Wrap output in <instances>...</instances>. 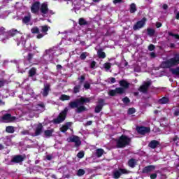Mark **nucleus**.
<instances>
[{
	"mask_svg": "<svg viewBox=\"0 0 179 179\" xmlns=\"http://www.w3.org/2000/svg\"><path fill=\"white\" fill-rule=\"evenodd\" d=\"M90 101V99L89 98L81 97L79 99L70 102L69 106L71 108H76V113L79 114L83 113V111H86V107L83 106V104H85V103H89Z\"/></svg>",
	"mask_w": 179,
	"mask_h": 179,
	"instance_id": "f257e3e1",
	"label": "nucleus"
},
{
	"mask_svg": "<svg viewBox=\"0 0 179 179\" xmlns=\"http://www.w3.org/2000/svg\"><path fill=\"white\" fill-rule=\"evenodd\" d=\"M34 98H36V94L34 93V91H33V89L29 86L25 88L22 92V96H20V99H21L22 101H29Z\"/></svg>",
	"mask_w": 179,
	"mask_h": 179,
	"instance_id": "f03ea898",
	"label": "nucleus"
},
{
	"mask_svg": "<svg viewBox=\"0 0 179 179\" xmlns=\"http://www.w3.org/2000/svg\"><path fill=\"white\" fill-rule=\"evenodd\" d=\"M16 33H17V29H12L6 33V29H5L3 27H0V36H3V34H6V36L1 39L2 43H6V41H8L10 37H13Z\"/></svg>",
	"mask_w": 179,
	"mask_h": 179,
	"instance_id": "7ed1b4c3",
	"label": "nucleus"
},
{
	"mask_svg": "<svg viewBox=\"0 0 179 179\" xmlns=\"http://www.w3.org/2000/svg\"><path fill=\"white\" fill-rule=\"evenodd\" d=\"M115 142L117 148H125V146L129 145V143H131V138L125 135H122L119 138L116 139Z\"/></svg>",
	"mask_w": 179,
	"mask_h": 179,
	"instance_id": "20e7f679",
	"label": "nucleus"
},
{
	"mask_svg": "<svg viewBox=\"0 0 179 179\" xmlns=\"http://www.w3.org/2000/svg\"><path fill=\"white\" fill-rule=\"evenodd\" d=\"M179 64V56L176 55L175 57L171 58V59L164 62L162 64V68H171V66H176Z\"/></svg>",
	"mask_w": 179,
	"mask_h": 179,
	"instance_id": "39448f33",
	"label": "nucleus"
},
{
	"mask_svg": "<svg viewBox=\"0 0 179 179\" xmlns=\"http://www.w3.org/2000/svg\"><path fill=\"white\" fill-rule=\"evenodd\" d=\"M68 108H65L64 110H62L57 118L53 120L54 124H61V122H64L65 119L66 118V114H68Z\"/></svg>",
	"mask_w": 179,
	"mask_h": 179,
	"instance_id": "423d86ee",
	"label": "nucleus"
},
{
	"mask_svg": "<svg viewBox=\"0 0 179 179\" xmlns=\"http://www.w3.org/2000/svg\"><path fill=\"white\" fill-rule=\"evenodd\" d=\"M55 55V50L52 49L47 50L43 55V59H45V61H46L47 62H51V61H52V59L54 58Z\"/></svg>",
	"mask_w": 179,
	"mask_h": 179,
	"instance_id": "0eeeda50",
	"label": "nucleus"
},
{
	"mask_svg": "<svg viewBox=\"0 0 179 179\" xmlns=\"http://www.w3.org/2000/svg\"><path fill=\"white\" fill-rule=\"evenodd\" d=\"M16 120V117L12 116L11 114L7 113L2 116V122H13Z\"/></svg>",
	"mask_w": 179,
	"mask_h": 179,
	"instance_id": "6e6552de",
	"label": "nucleus"
},
{
	"mask_svg": "<svg viewBox=\"0 0 179 179\" xmlns=\"http://www.w3.org/2000/svg\"><path fill=\"white\" fill-rule=\"evenodd\" d=\"M122 174H128L127 169H120L119 170H115L113 171V178L118 179Z\"/></svg>",
	"mask_w": 179,
	"mask_h": 179,
	"instance_id": "1a4fd4ad",
	"label": "nucleus"
},
{
	"mask_svg": "<svg viewBox=\"0 0 179 179\" xmlns=\"http://www.w3.org/2000/svg\"><path fill=\"white\" fill-rule=\"evenodd\" d=\"M68 142H73L75 143L76 148H78V146H80L82 144V141H80V138H79L78 136H72L67 138Z\"/></svg>",
	"mask_w": 179,
	"mask_h": 179,
	"instance_id": "9d476101",
	"label": "nucleus"
},
{
	"mask_svg": "<svg viewBox=\"0 0 179 179\" xmlns=\"http://www.w3.org/2000/svg\"><path fill=\"white\" fill-rule=\"evenodd\" d=\"M125 89L122 87H117L115 90L109 91L110 96H115L116 94H124Z\"/></svg>",
	"mask_w": 179,
	"mask_h": 179,
	"instance_id": "9b49d317",
	"label": "nucleus"
},
{
	"mask_svg": "<svg viewBox=\"0 0 179 179\" xmlns=\"http://www.w3.org/2000/svg\"><path fill=\"white\" fill-rule=\"evenodd\" d=\"M150 85H152V82L150 81L143 83V84L138 89L139 92H141L142 93H146Z\"/></svg>",
	"mask_w": 179,
	"mask_h": 179,
	"instance_id": "f8f14e48",
	"label": "nucleus"
},
{
	"mask_svg": "<svg viewBox=\"0 0 179 179\" xmlns=\"http://www.w3.org/2000/svg\"><path fill=\"white\" fill-rule=\"evenodd\" d=\"M136 131L141 135H145L146 134H149L150 132V128L146 127H136Z\"/></svg>",
	"mask_w": 179,
	"mask_h": 179,
	"instance_id": "ddd939ff",
	"label": "nucleus"
},
{
	"mask_svg": "<svg viewBox=\"0 0 179 179\" xmlns=\"http://www.w3.org/2000/svg\"><path fill=\"white\" fill-rule=\"evenodd\" d=\"M35 127V132L31 134V136H38L43 131V124H41V123L36 124Z\"/></svg>",
	"mask_w": 179,
	"mask_h": 179,
	"instance_id": "4468645a",
	"label": "nucleus"
},
{
	"mask_svg": "<svg viewBox=\"0 0 179 179\" xmlns=\"http://www.w3.org/2000/svg\"><path fill=\"white\" fill-rule=\"evenodd\" d=\"M145 23H146V18L143 17L141 20L137 22L134 26V30H139V29H142V27L145 26Z\"/></svg>",
	"mask_w": 179,
	"mask_h": 179,
	"instance_id": "2eb2a0df",
	"label": "nucleus"
},
{
	"mask_svg": "<svg viewBox=\"0 0 179 179\" xmlns=\"http://www.w3.org/2000/svg\"><path fill=\"white\" fill-rule=\"evenodd\" d=\"M33 110H34V111H38V113H43L45 111V105L43 103H38L33 107Z\"/></svg>",
	"mask_w": 179,
	"mask_h": 179,
	"instance_id": "dca6fc26",
	"label": "nucleus"
},
{
	"mask_svg": "<svg viewBox=\"0 0 179 179\" xmlns=\"http://www.w3.org/2000/svg\"><path fill=\"white\" fill-rule=\"evenodd\" d=\"M51 85L50 84H44V87L43 89V92H41L43 97H47L48 96V93L51 90Z\"/></svg>",
	"mask_w": 179,
	"mask_h": 179,
	"instance_id": "f3484780",
	"label": "nucleus"
},
{
	"mask_svg": "<svg viewBox=\"0 0 179 179\" xmlns=\"http://www.w3.org/2000/svg\"><path fill=\"white\" fill-rule=\"evenodd\" d=\"M155 169L156 166L155 165H150L143 168L142 173L143 174H149V173H152Z\"/></svg>",
	"mask_w": 179,
	"mask_h": 179,
	"instance_id": "a211bd4d",
	"label": "nucleus"
},
{
	"mask_svg": "<svg viewBox=\"0 0 179 179\" xmlns=\"http://www.w3.org/2000/svg\"><path fill=\"white\" fill-rule=\"evenodd\" d=\"M39 9H40V1L35 2L31 8V10L32 13H37Z\"/></svg>",
	"mask_w": 179,
	"mask_h": 179,
	"instance_id": "6ab92c4d",
	"label": "nucleus"
},
{
	"mask_svg": "<svg viewBox=\"0 0 179 179\" xmlns=\"http://www.w3.org/2000/svg\"><path fill=\"white\" fill-rule=\"evenodd\" d=\"M24 160V157L22 155H17L13 157L11 162L12 163H22Z\"/></svg>",
	"mask_w": 179,
	"mask_h": 179,
	"instance_id": "aec40b11",
	"label": "nucleus"
},
{
	"mask_svg": "<svg viewBox=\"0 0 179 179\" xmlns=\"http://www.w3.org/2000/svg\"><path fill=\"white\" fill-rule=\"evenodd\" d=\"M40 10L43 15H46V13H48V4H47V3H42Z\"/></svg>",
	"mask_w": 179,
	"mask_h": 179,
	"instance_id": "412c9836",
	"label": "nucleus"
},
{
	"mask_svg": "<svg viewBox=\"0 0 179 179\" xmlns=\"http://www.w3.org/2000/svg\"><path fill=\"white\" fill-rule=\"evenodd\" d=\"M99 104L97 105L95 108V113H100V111H101V109L103 108V103H104V100L99 99Z\"/></svg>",
	"mask_w": 179,
	"mask_h": 179,
	"instance_id": "4be33fe9",
	"label": "nucleus"
},
{
	"mask_svg": "<svg viewBox=\"0 0 179 179\" xmlns=\"http://www.w3.org/2000/svg\"><path fill=\"white\" fill-rule=\"evenodd\" d=\"M71 125H72V122H67V123H66L64 125H63L60 128V131L62 132H66L68 131V129H69Z\"/></svg>",
	"mask_w": 179,
	"mask_h": 179,
	"instance_id": "5701e85b",
	"label": "nucleus"
},
{
	"mask_svg": "<svg viewBox=\"0 0 179 179\" xmlns=\"http://www.w3.org/2000/svg\"><path fill=\"white\" fill-rule=\"evenodd\" d=\"M149 148H151V149H156L157 146H159V142L157 141H152L149 144H148Z\"/></svg>",
	"mask_w": 179,
	"mask_h": 179,
	"instance_id": "b1692460",
	"label": "nucleus"
},
{
	"mask_svg": "<svg viewBox=\"0 0 179 179\" xmlns=\"http://www.w3.org/2000/svg\"><path fill=\"white\" fill-rule=\"evenodd\" d=\"M104 153V150H103L102 148H98L95 150V155L96 157H101V156H103V154Z\"/></svg>",
	"mask_w": 179,
	"mask_h": 179,
	"instance_id": "393cba45",
	"label": "nucleus"
},
{
	"mask_svg": "<svg viewBox=\"0 0 179 179\" xmlns=\"http://www.w3.org/2000/svg\"><path fill=\"white\" fill-rule=\"evenodd\" d=\"M119 84L122 87H124V89H128V87H129V83L125 80H120Z\"/></svg>",
	"mask_w": 179,
	"mask_h": 179,
	"instance_id": "a878e982",
	"label": "nucleus"
},
{
	"mask_svg": "<svg viewBox=\"0 0 179 179\" xmlns=\"http://www.w3.org/2000/svg\"><path fill=\"white\" fill-rule=\"evenodd\" d=\"M52 132H54V129L45 130L43 133V136L45 138H50V136H52Z\"/></svg>",
	"mask_w": 179,
	"mask_h": 179,
	"instance_id": "bb28decb",
	"label": "nucleus"
},
{
	"mask_svg": "<svg viewBox=\"0 0 179 179\" xmlns=\"http://www.w3.org/2000/svg\"><path fill=\"white\" fill-rule=\"evenodd\" d=\"M31 20V15H28L27 16H24L22 18V22L24 23L25 24H29V22Z\"/></svg>",
	"mask_w": 179,
	"mask_h": 179,
	"instance_id": "cd10ccee",
	"label": "nucleus"
},
{
	"mask_svg": "<svg viewBox=\"0 0 179 179\" xmlns=\"http://www.w3.org/2000/svg\"><path fill=\"white\" fill-rule=\"evenodd\" d=\"M37 73V69L33 67L31 68L29 71V76L30 78H33V76H34V75H36V73Z\"/></svg>",
	"mask_w": 179,
	"mask_h": 179,
	"instance_id": "c85d7f7f",
	"label": "nucleus"
},
{
	"mask_svg": "<svg viewBox=\"0 0 179 179\" xmlns=\"http://www.w3.org/2000/svg\"><path fill=\"white\" fill-rule=\"evenodd\" d=\"M78 23L80 26H87L89 24V22L85 18H80Z\"/></svg>",
	"mask_w": 179,
	"mask_h": 179,
	"instance_id": "c756f323",
	"label": "nucleus"
},
{
	"mask_svg": "<svg viewBox=\"0 0 179 179\" xmlns=\"http://www.w3.org/2000/svg\"><path fill=\"white\" fill-rule=\"evenodd\" d=\"M169 100L167 97H163L161 99L159 100V104H167L169 103Z\"/></svg>",
	"mask_w": 179,
	"mask_h": 179,
	"instance_id": "7c9ffc66",
	"label": "nucleus"
},
{
	"mask_svg": "<svg viewBox=\"0 0 179 179\" xmlns=\"http://www.w3.org/2000/svg\"><path fill=\"white\" fill-rule=\"evenodd\" d=\"M128 164L129 167L134 168L135 167V164H136V160H135V159H129L128 162Z\"/></svg>",
	"mask_w": 179,
	"mask_h": 179,
	"instance_id": "2f4dec72",
	"label": "nucleus"
},
{
	"mask_svg": "<svg viewBox=\"0 0 179 179\" xmlns=\"http://www.w3.org/2000/svg\"><path fill=\"white\" fill-rule=\"evenodd\" d=\"M6 132H8V134H13L15 132V127L12 126H8L6 128Z\"/></svg>",
	"mask_w": 179,
	"mask_h": 179,
	"instance_id": "473e14b6",
	"label": "nucleus"
},
{
	"mask_svg": "<svg viewBox=\"0 0 179 179\" xmlns=\"http://www.w3.org/2000/svg\"><path fill=\"white\" fill-rule=\"evenodd\" d=\"M171 72L173 73V75H175L176 76H178V78H179V67L176 69H171Z\"/></svg>",
	"mask_w": 179,
	"mask_h": 179,
	"instance_id": "72a5a7b5",
	"label": "nucleus"
},
{
	"mask_svg": "<svg viewBox=\"0 0 179 179\" xmlns=\"http://www.w3.org/2000/svg\"><path fill=\"white\" fill-rule=\"evenodd\" d=\"M97 55L99 58H102V59L106 58V52H103V50H98Z\"/></svg>",
	"mask_w": 179,
	"mask_h": 179,
	"instance_id": "f704fd0d",
	"label": "nucleus"
},
{
	"mask_svg": "<svg viewBox=\"0 0 179 179\" xmlns=\"http://www.w3.org/2000/svg\"><path fill=\"white\" fill-rule=\"evenodd\" d=\"M136 10V5L135 3H131L130 6V13H135Z\"/></svg>",
	"mask_w": 179,
	"mask_h": 179,
	"instance_id": "c9c22d12",
	"label": "nucleus"
},
{
	"mask_svg": "<svg viewBox=\"0 0 179 179\" xmlns=\"http://www.w3.org/2000/svg\"><path fill=\"white\" fill-rule=\"evenodd\" d=\"M147 34H148V36H150V37H152V36H155V29H147Z\"/></svg>",
	"mask_w": 179,
	"mask_h": 179,
	"instance_id": "e433bc0d",
	"label": "nucleus"
},
{
	"mask_svg": "<svg viewBox=\"0 0 179 179\" xmlns=\"http://www.w3.org/2000/svg\"><path fill=\"white\" fill-rule=\"evenodd\" d=\"M69 99H71V96L65 94H62L59 98L62 101H65V100H69Z\"/></svg>",
	"mask_w": 179,
	"mask_h": 179,
	"instance_id": "4c0bfd02",
	"label": "nucleus"
},
{
	"mask_svg": "<svg viewBox=\"0 0 179 179\" xmlns=\"http://www.w3.org/2000/svg\"><path fill=\"white\" fill-rule=\"evenodd\" d=\"M41 27L42 33H45V34H47V31H48V29H50V27H48V26H47V25L42 26Z\"/></svg>",
	"mask_w": 179,
	"mask_h": 179,
	"instance_id": "58836bf2",
	"label": "nucleus"
},
{
	"mask_svg": "<svg viewBox=\"0 0 179 179\" xmlns=\"http://www.w3.org/2000/svg\"><path fill=\"white\" fill-rule=\"evenodd\" d=\"M88 56H89V53H87V52H84L80 55V59L85 60L86 59V57H88Z\"/></svg>",
	"mask_w": 179,
	"mask_h": 179,
	"instance_id": "ea45409f",
	"label": "nucleus"
},
{
	"mask_svg": "<svg viewBox=\"0 0 179 179\" xmlns=\"http://www.w3.org/2000/svg\"><path fill=\"white\" fill-rule=\"evenodd\" d=\"M103 68L106 69V71H110L111 69V63H105L103 64Z\"/></svg>",
	"mask_w": 179,
	"mask_h": 179,
	"instance_id": "a19ab883",
	"label": "nucleus"
},
{
	"mask_svg": "<svg viewBox=\"0 0 179 179\" xmlns=\"http://www.w3.org/2000/svg\"><path fill=\"white\" fill-rule=\"evenodd\" d=\"M85 170H83V169H79V170L78 171V172H77V176H78V177H82V176H85Z\"/></svg>",
	"mask_w": 179,
	"mask_h": 179,
	"instance_id": "79ce46f5",
	"label": "nucleus"
},
{
	"mask_svg": "<svg viewBox=\"0 0 179 179\" xmlns=\"http://www.w3.org/2000/svg\"><path fill=\"white\" fill-rule=\"evenodd\" d=\"M31 31L34 34L40 33V29H38V27H34L31 29Z\"/></svg>",
	"mask_w": 179,
	"mask_h": 179,
	"instance_id": "37998d69",
	"label": "nucleus"
},
{
	"mask_svg": "<svg viewBox=\"0 0 179 179\" xmlns=\"http://www.w3.org/2000/svg\"><path fill=\"white\" fill-rule=\"evenodd\" d=\"M84 157H85L84 152H80L77 154V157H78V159H83Z\"/></svg>",
	"mask_w": 179,
	"mask_h": 179,
	"instance_id": "c03bdc74",
	"label": "nucleus"
},
{
	"mask_svg": "<svg viewBox=\"0 0 179 179\" xmlns=\"http://www.w3.org/2000/svg\"><path fill=\"white\" fill-rule=\"evenodd\" d=\"M79 90H80V85L74 87V93H79Z\"/></svg>",
	"mask_w": 179,
	"mask_h": 179,
	"instance_id": "a18cd8bd",
	"label": "nucleus"
},
{
	"mask_svg": "<svg viewBox=\"0 0 179 179\" xmlns=\"http://www.w3.org/2000/svg\"><path fill=\"white\" fill-rule=\"evenodd\" d=\"M122 101L124 104H128V103H129V97H124V99H122Z\"/></svg>",
	"mask_w": 179,
	"mask_h": 179,
	"instance_id": "49530a36",
	"label": "nucleus"
},
{
	"mask_svg": "<svg viewBox=\"0 0 179 179\" xmlns=\"http://www.w3.org/2000/svg\"><path fill=\"white\" fill-rule=\"evenodd\" d=\"M21 134L22 135H31V133H29L28 130H23Z\"/></svg>",
	"mask_w": 179,
	"mask_h": 179,
	"instance_id": "de8ad7c7",
	"label": "nucleus"
},
{
	"mask_svg": "<svg viewBox=\"0 0 179 179\" xmlns=\"http://www.w3.org/2000/svg\"><path fill=\"white\" fill-rule=\"evenodd\" d=\"M84 87L85 89L87 90V89H90V83L85 82L84 84Z\"/></svg>",
	"mask_w": 179,
	"mask_h": 179,
	"instance_id": "09e8293b",
	"label": "nucleus"
},
{
	"mask_svg": "<svg viewBox=\"0 0 179 179\" xmlns=\"http://www.w3.org/2000/svg\"><path fill=\"white\" fill-rule=\"evenodd\" d=\"M129 114H134L135 113V108H129L128 110Z\"/></svg>",
	"mask_w": 179,
	"mask_h": 179,
	"instance_id": "8fccbe9b",
	"label": "nucleus"
},
{
	"mask_svg": "<svg viewBox=\"0 0 179 179\" xmlns=\"http://www.w3.org/2000/svg\"><path fill=\"white\" fill-rule=\"evenodd\" d=\"M155 45H150L149 46H148V50H150V51H153V50H155Z\"/></svg>",
	"mask_w": 179,
	"mask_h": 179,
	"instance_id": "3c124183",
	"label": "nucleus"
},
{
	"mask_svg": "<svg viewBox=\"0 0 179 179\" xmlns=\"http://www.w3.org/2000/svg\"><path fill=\"white\" fill-rule=\"evenodd\" d=\"M150 178L151 179H156L157 178V173H152L150 175Z\"/></svg>",
	"mask_w": 179,
	"mask_h": 179,
	"instance_id": "603ef678",
	"label": "nucleus"
},
{
	"mask_svg": "<svg viewBox=\"0 0 179 179\" xmlns=\"http://www.w3.org/2000/svg\"><path fill=\"white\" fill-rule=\"evenodd\" d=\"M94 66H96V62L93 61L91 62L90 68H92V69H94Z\"/></svg>",
	"mask_w": 179,
	"mask_h": 179,
	"instance_id": "864d4df0",
	"label": "nucleus"
},
{
	"mask_svg": "<svg viewBox=\"0 0 179 179\" xmlns=\"http://www.w3.org/2000/svg\"><path fill=\"white\" fill-rule=\"evenodd\" d=\"M169 36H172V37H175V38H177L178 40L179 36L177 34H174L173 33H169Z\"/></svg>",
	"mask_w": 179,
	"mask_h": 179,
	"instance_id": "5fc2aeb1",
	"label": "nucleus"
},
{
	"mask_svg": "<svg viewBox=\"0 0 179 179\" xmlns=\"http://www.w3.org/2000/svg\"><path fill=\"white\" fill-rule=\"evenodd\" d=\"M31 58H33V54L29 53L28 57H27L28 61H30L31 59Z\"/></svg>",
	"mask_w": 179,
	"mask_h": 179,
	"instance_id": "6e6d98bb",
	"label": "nucleus"
},
{
	"mask_svg": "<svg viewBox=\"0 0 179 179\" xmlns=\"http://www.w3.org/2000/svg\"><path fill=\"white\" fill-rule=\"evenodd\" d=\"M45 34H38L36 36V38H43Z\"/></svg>",
	"mask_w": 179,
	"mask_h": 179,
	"instance_id": "4d7b16f0",
	"label": "nucleus"
},
{
	"mask_svg": "<svg viewBox=\"0 0 179 179\" xmlns=\"http://www.w3.org/2000/svg\"><path fill=\"white\" fill-rule=\"evenodd\" d=\"M122 2V0H113V3H115V5H117V3H120Z\"/></svg>",
	"mask_w": 179,
	"mask_h": 179,
	"instance_id": "13d9d810",
	"label": "nucleus"
},
{
	"mask_svg": "<svg viewBox=\"0 0 179 179\" xmlns=\"http://www.w3.org/2000/svg\"><path fill=\"white\" fill-rule=\"evenodd\" d=\"M150 55L151 58H155L156 53L152 52L150 53Z\"/></svg>",
	"mask_w": 179,
	"mask_h": 179,
	"instance_id": "bf43d9fd",
	"label": "nucleus"
},
{
	"mask_svg": "<svg viewBox=\"0 0 179 179\" xmlns=\"http://www.w3.org/2000/svg\"><path fill=\"white\" fill-rule=\"evenodd\" d=\"M78 79L80 80V83H82L85 80V76H81Z\"/></svg>",
	"mask_w": 179,
	"mask_h": 179,
	"instance_id": "052dcab7",
	"label": "nucleus"
},
{
	"mask_svg": "<svg viewBox=\"0 0 179 179\" xmlns=\"http://www.w3.org/2000/svg\"><path fill=\"white\" fill-rule=\"evenodd\" d=\"M5 85V82H3V80H0V88L3 87V85Z\"/></svg>",
	"mask_w": 179,
	"mask_h": 179,
	"instance_id": "680f3d73",
	"label": "nucleus"
},
{
	"mask_svg": "<svg viewBox=\"0 0 179 179\" xmlns=\"http://www.w3.org/2000/svg\"><path fill=\"white\" fill-rule=\"evenodd\" d=\"M174 115H176V117H178V115H179V110L178 109L175 110Z\"/></svg>",
	"mask_w": 179,
	"mask_h": 179,
	"instance_id": "e2e57ef3",
	"label": "nucleus"
},
{
	"mask_svg": "<svg viewBox=\"0 0 179 179\" xmlns=\"http://www.w3.org/2000/svg\"><path fill=\"white\" fill-rule=\"evenodd\" d=\"M162 8L164 9V10H166V9H169V6H167V4H164Z\"/></svg>",
	"mask_w": 179,
	"mask_h": 179,
	"instance_id": "0e129e2a",
	"label": "nucleus"
},
{
	"mask_svg": "<svg viewBox=\"0 0 179 179\" xmlns=\"http://www.w3.org/2000/svg\"><path fill=\"white\" fill-rule=\"evenodd\" d=\"M156 26H157V29H159V27H162V23L157 22Z\"/></svg>",
	"mask_w": 179,
	"mask_h": 179,
	"instance_id": "69168bd1",
	"label": "nucleus"
},
{
	"mask_svg": "<svg viewBox=\"0 0 179 179\" xmlns=\"http://www.w3.org/2000/svg\"><path fill=\"white\" fill-rule=\"evenodd\" d=\"M110 82H111V83H115V78H110Z\"/></svg>",
	"mask_w": 179,
	"mask_h": 179,
	"instance_id": "338daca9",
	"label": "nucleus"
},
{
	"mask_svg": "<svg viewBox=\"0 0 179 179\" xmlns=\"http://www.w3.org/2000/svg\"><path fill=\"white\" fill-rule=\"evenodd\" d=\"M176 17L178 20H179V12L177 13Z\"/></svg>",
	"mask_w": 179,
	"mask_h": 179,
	"instance_id": "774afa93",
	"label": "nucleus"
}]
</instances>
